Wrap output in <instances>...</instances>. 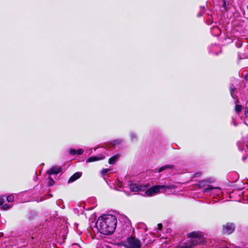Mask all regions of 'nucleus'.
I'll return each mask as SVG.
<instances>
[{"instance_id":"obj_1","label":"nucleus","mask_w":248,"mask_h":248,"mask_svg":"<svg viewBox=\"0 0 248 248\" xmlns=\"http://www.w3.org/2000/svg\"><path fill=\"white\" fill-rule=\"evenodd\" d=\"M117 219L114 215H103L98 218L96 226L102 234L108 235L114 232L117 226Z\"/></svg>"},{"instance_id":"obj_2","label":"nucleus","mask_w":248,"mask_h":248,"mask_svg":"<svg viewBox=\"0 0 248 248\" xmlns=\"http://www.w3.org/2000/svg\"><path fill=\"white\" fill-rule=\"evenodd\" d=\"M190 238L189 242L184 244L179 248H194L197 245L202 244L205 240L203 234L201 232H193L188 234Z\"/></svg>"},{"instance_id":"obj_3","label":"nucleus","mask_w":248,"mask_h":248,"mask_svg":"<svg viewBox=\"0 0 248 248\" xmlns=\"http://www.w3.org/2000/svg\"><path fill=\"white\" fill-rule=\"evenodd\" d=\"M176 187L174 185H156L152 186L145 191V194L148 196H152L159 192L161 189L165 188L167 189H173Z\"/></svg>"},{"instance_id":"obj_4","label":"nucleus","mask_w":248,"mask_h":248,"mask_svg":"<svg viewBox=\"0 0 248 248\" xmlns=\"http://www.w3.org/2000/svg\"><path fill=\"white\" fill-rule=\"evenodd\" d=\"M141 242L135 237H128L124 244V248H141Z\"/></svg>"},{"instance_id":"obj_5","label":"nucleus","mask_w":248,"mask_h":248,"mask_svg":"<svg viewBox=\"0 0 248 248\" xmlns=\"http://www.w3.org/2000/svg\"><path fill=\"white\" fill-rule=\"evenodd\" d=\"M213 191H217V193H220V188L218 187H214L211 185H209L208 186L204 188L202 190L203 193L205 195L211 196Z\"/></svg>"},{"instance_id":"obj_6","label":"nucleus","mask_w":248,"mask_h":248,"mask_svg":"<svg viewBox=\"0 0 248 248\" xmlns=\"http://www.w3.org/2000/svg\"><path fill=\"white\" fill-rule=\"evenodd\" d=\"M235 227L232 223H227L223 228V232L224 234H230L234 230Z\"/></svg>"},{"instance_id":"obj_7","label":"nucleus","mask_w":248,"mask_h":248,"mask_svg":"<svg viewBox=\"0 0 248 248\" xmlns=\"http://www.w3.org/2000/svg\"><path fill=\"white\" fill-rule=\"evenodd\" d=\"M209 52L216 55H218L221 52V47L216 44L212 45L209 48Z\"/></svg>"},{"instance_id":"obj_8","label":"nucleus","mask_w":248,"mask_h":248,"mask_svg":"<svg viewBox=\"0 0 248 248\" xmlns=\"http://www.w3.org/2000/svg\"><path fill=\"white\" fill-rule=\"evenodd\" d=\"M143 187L136 184H131L129 185V189L131 191L136 192L142 190Z\"/></svg>"},{"instance_id":"obj_9","label":"nucleus","mask_w":248,"mask_h":248,"mask_svg":"<svg viewBox=\"0 0 248 248\" xmlns=\"http://www.w3.org/2000/svg\"><path fill=\"white\" fill-rule=\"evenodd\" d=\"M105 156L102 155H99L97 156H91L88 158L86 160L87 163L91 162L93 161H98L104 159Z\"/></svg>"},{"instance_id":"obj_10","label":"nucleus","mask_w":248,"mask_h":248,"mask_svg":"<svg viewBox=\"0 0 248 248\" xmlns=\"http://www.w3.org/2000/svg\"><path fill=\"white\" fill-rule=\"evenodd\" d=\"M82 175V172H77L75 173L72 176L70 177L69 179L68 180V183H70L75 181L76 180L79 178Z\"/></svg>"},{"instance_id":"obj_11","label":"nucleus","mask_w":248,"mask_h":248,"mask_svg":"<svg viewBox=\"0 0 248 248\" xmlns=\"http://www.w3.org/2000/svg\"><path fill=\"white\" fill-rule=\"evenodd\" d=\"M61 171V168L59 167H53L47 170V173L49 174H57Z\"/></svg>"},{"instance_id":"obj_12","label":"nucleus","mask_w":248,"mask_h":248,"mask_svg":"<svg viewBox=\"0 0 248 248\" xmlns=\"http://www.w3.org/2000/svg\"><path fill=\"white\" fill-rule=\"evenodd\" d=\"M211 33L215 36H218L221 33V30L217 26H213L211 29Z\"/></svg>"},{"instance_id":"obj_13","label":"nucleus","mask_w":248,"mask_h":248,"mask_svg":"<svg viewBox=\"0 0 248 248\" xmlns=\"http://www.w3.org/2000/svg\"><path fill=\"white\" fill-rule=\"evenodd\" d=\"M83 153V150L82 149H78L77 150L73 149H70L69 150V154L71 155H82Z\"/></svg>"},{"instance_id":"obj_14","label":"nucleus","mask_w":248,"mask_h":248,"mask_svg":"<svg viewBox=\"0 0 248 248\" xmlns=\"http://www.w3.org/2000/svg\"><path fill=\"white\" fill-rule=\"evenodd\" d=\"M4 199L2 197H0V206H2V208L5 210L11 208V205H8L7 204H4Z\"/></svg>"},{"instance_id":"obj_15","label":"nucleus","mask_w":248,"mask_h":248,"mask_svg":"<svg viewBox=\"0 0 248 248\" xmlns=\"http://www.w3.org/2000/svg\"><path fill=\"white\" fill-rule=\"evenodd\" d=\"M173 168V166L172 165H166L164 166H162L160 167L158 171L159 172H161L166 169H172Z\"/></svg>"},{"instance_id":"obj_16","label":"nucleus","mask_w":248,"mask_h":248,"mask_svg":"<svg viewBox=\"0 0 248 248\" xmlns=\"http://www.w3.org/2000/svg\"><path fill=\"white\" fill-rule=\"evenodd\" d=\"M119 157L118 155H114L109 159L108 163L110 164H114Z\"/></svg>"},{"instance_id":"obj_17","label":"nucleus","mask_w":248,"mask_h":248,"mask_svg":"<svg viewBox=\"0 0 248 248\" xmlns=\"http://www.w3.org/2000/svg\"><path fill=\"white\" fill-rule=\"evenodd\" d=\"M121 142V140H115L112 141H111L108 145V147H112L113 146H114L116 144H119Z\"/></svg>"},{"instance_id":"obj_18","label":"nucleus","mask_w":248,"mask_h":248,"mask_svg":"<svg viewBox=\"0 0 248 248\" xmlns=\"http://www.w3.org/2000/svg\"><path fill=\"white\" fill-rule=\"evenodd\" d=\"M242 110V106L240 105H236L235 107V111L238 114Z\"/></svg>"},{"instance_id":"obj_19","label":"nucleus","mask_w":248,"mask_h":248,"mask_svg":"<svg viewBox=\"0 0 248 248\" xmlns=\"http://www.w3.org/2000/svg\"><path fill=\"white\" fill-rule=\"evenodd\" d=\"M223 7L225 10V11H227L228 9V7L229 6V2L227 1L226 0H223Z\"/></svg>"},{"instance_id":"obj_20","label":"nucleus","mask_w":248,"mask_h":248,"mask_svg":"<svg viewBox=\"0 0 248 248\" xmlns=\"http://www.w3.org/2000/svg\"><path fill=\"white\" fill-rule=\"evenodd\" d=\"M230 93H231V94L232 97L233 98H234L235 97L233 93V92L235 90V88L234 87V86L233 85H231L230 86Z\"/></svg>"},{"instance_id":"obj_21","label":"nucleus","mask_w":248,"mask_h":248,"mask_svg":"<svg viewBox=\"0 0 248 248\" xmlns=\"http://www.w3.org/2000/svg\"><path fill=\"white\" fill-rule=\"evenodd\" d=\"M222 194V190L220 189V193H217V191H213V192H212V195L214 196V197H215V196H217V197H220Z\"/></svg>"},{"instance_id":"obj_22","label":"nucleus","mask_w":248,"mask_h":248,"mask_svg":"<svg viewBox=\"0 0 248 248\" xmlns=\"http://www.w3.org/2000/svg\"><path fill=\"white\" fill-rule=\"evenodd\" d=\"M206 23L208 25H210L213 22V17L212 15L208 17V19L206 20Z\"/></svg>"},{"instance_id":"obj_23","label":"nucleus","mask_w":248,"mask_h":248,"mask_svg":"<svg viewBox=\"0 0 248 248\" xmlns=\"http://www.w3.org/2000/svg\"><path fill=\"white\" fill-rule=\"evenodd\" d=\"M6 199L8 202H11L14 200V197L13 195H9Z\"/></svg>"},{"instance_id":"obj_24","label":"nucleus","mask_w":248,"mask_h":248,"mask_svg":"<svg viewBox=\"0 0 248 248\" xmlns=\"http://www.w3.org/2000/svg\"><path fill=\"white\" fill-rule=\"evenodd\" d=\"M110 170L108 169H104L101 171V173L103 175H105L108 171H110Z\"/></svg>"},{"instance_id":"obj_25","label":"nucleus","mask_w":248,"mask_h":248,"mask_svg":"<svg viewBox=\"0 0 248 248\" xmlns=\"http://www.w3.org/2000/svg\"><path fill=\"white\" fill-rule=\"evenodd\" d=\"M130 136H131V139L132 140H134V139H135L136 138V136L134 133H131Z\"/></svg>"},{"instance_id":"obj_26","label":"nucleus","mask_w":248,"mask_h":248,"mask_svg":"<svg viewBox=\"0 0 248 248\" xmlns=\"http://www.w3.org/2000/svg\"><path fill=\"white\" fill-rule=\"evenodd\" d=\"M54 183V181L51 178H49V185L50 186H52Z\"/></svg>"},{"instance_id":"obj_27","label":"nucleus","mask_w":248,"mask_h":248,"mask_svg":"<svg viewBox=\"0 0 248 248\" xmlns=\"http://www.w3.org/2000/svg\"><path fill=\"white\" fill-rule=\"evenodd\" d=\"M158 226V230H161L162 229V225L161 224H158L157 225Z\"/></svg>"},{"instance_id":"obj_28","label":"nucleus","mask_w":248,"mask_h":248,"mask_svg":"<svg viewBox=\"0 0 248 248\" xmlns=\"http://www.w3.org/2000/svg\"><path fill=\"white\" fill-rule=\"evenodd\" d=\"M245 115L246 117L248 116V108H246L245 110Z\"/></svg>"},{"instance_id":"obj_29","label":"nucleus","mask_w":248,"mask_h":248,"mask_svg":"<svg viewBox=\"0 0 248 248\" xmlns=\"http://www.w3.org/2000/svg\"><path fill=\"white\" fill-rule=\"evenodd\" d=\"M118 183H120V185H119V186L120 187H122L123 186V184H122V182H120V181H118Z\"/></svg>"},{"instance_id":"obj_30","label":"nucleus","mask_w":248,"mask_h":248,"mask_svg":"<svg viewBox=\"0 0 248 248\" xmlns=\"http://www.w3.org/2000/svg\"><path fill=\"white\" fill-rule=\"evenodd\" d=\"M232 121H233V124H234L235 126H236V125H237V124L235 123V121H234V120L233 119H232Z\"/></svg>"},{"instance_id":"obj_31","label":"nucleus","mask_w":248,"mask_h":248,"mask_svg":"<svg viewBox=\"0 0 248 248\" xmlns=\"http://www.w3.org/2000/svg\"><path fill=\"white\" fill-rule=\"evenodd\" d=\"M203 182H200V186H203L204 185H203Z\"/></svg>"},{"instance_id":"obj_32","label":"nucleus","mask_w":248,"mask_h":248,"mask_svg":"<svg viewBox=\"0 0 248 248\" xmlns=\"http://www.w3.org/2000/svg\"><path fill=\"white\" fill-rule=\"evenodd\" d=\"M246 158H247V157H246V156H244V157H243L242 159H243V160L244 161H245V160H246Z\"/></svg>"},{"instance_id":"obj_33","label":"nucleus","mask_w":248,"mask_h":248,"mask_svg":"<svg viewBox=\"0 0 248 248\" xmlns=\"http://www.w3.org/2000/svg\"><path fill=\"white\" fill-rule=\"evenodd\" d=\"M202 16V14H201V13H199L198 15V16Z\"/></svg>"},{"instance_id":"obj_34","label":"nucleus","mask_w":248,"mask_h":248,"mask_svg":"<svg viewBox=\"0 0 248 248\" xmlns=\"http://www.w3.org/2000/svg\"><path fill=\"white\" fill-rule=\"evenodd\" d=\"M245 78H248V77H247V76H246Z\"/></svg>"},{"instance_id":"obj_35","label":"nucleus","mask_w":248,"mask_h":248,"mask_svg":"<svg viewBox=\"0 0 248 248\" xmlns=\"http://www.w3.org/2000/svg\"><path fill=\"white\" fill-rule=\"evenodd\" d=\"M238 102H239V101H238V100H236V102H237V103H238Z\"/></svg>"}]
</instances>
